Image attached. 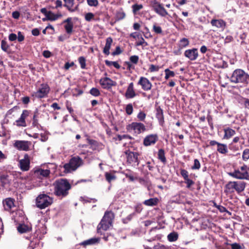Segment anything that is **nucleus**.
I'll list each match as a JSON object with an SVG mask.
<instances>
[{
  "mask_svg": "<svg viewBox=\"0 0 249 249\" xmlns=\"http://www.w3.org/2000/svg\"><path fill=\"white\" fill-rule=\"evenodd\" d=\"M138 84L142 86V89L145 91L149 90L152 87V84L149 80L143 77H140Z\"/></svg>",
  "mask_w": 249,
  "mask_h": 249,
  "instance_id": "15",
  "label": "nucleus"
},
{
  "mask_svg": "<svg viewBox=\"0 0 249 249\" xmlns=\"http://www.w3.org/2000/svg\"><path fill=\"white\" fill-rule=\"evenodd\" d=\"M138 155L137 152H129L127 154V161L130 163L138 162Z\"/></svg>",
  "mask_w": 249,
  "mask_h": 249,
  "instance_id": "24",
  "label": "nucleus"
},
{
  "mask_svg": "<svg viewBox=\"0 0 249 249\" xmlns=\"http://www.w3.org/2000/svg\"><path fill=\"white\" fill-rule=\"evenodd\" d=\"M200 167V163L197 159L194 160V163L193 166L192 167V169L193 170L199 169Z\"/></svg>",
  "mask_w": 249,
  "mask_h": 249,
  "instance_id": "50",
  "label": "nucleus"
},
{
  "mask_svg": "<svg viewBox=\"0 0 249 249\" xmlns=\"http://www.w3.org/2000/svg\"><path fill=\"white\" fill-rule=\"evenodd\" d=\"M217 150L222 154H226L228 151L227 145L220 143L218 144Z\"/></svg>",
  "mask_w": 249,
  "mask_h": 249,
  "instance_id": "30",
  "label": "nucleus"
},
{
  "mask_svg": "<svg viewBox=\"0 0 249 249\" xmlns=\"http://www.w3.org/2000/svg\"><path fill=\"white\" fill-rule=\"evenodd\" d=\"M156 116L159 123L160 125H162L164 123V116L162 109L159 107L156 109Z\"/></svg>",
  "mask_w": 249,
  "mask_h": 249,
  "instance_id": "25",
  "label": "nucleus"
},
{
  "mask_svg": "<svg viewBox=\"0 0 249 249\" xmlns=\"http://www.w3.org/2000/svg\"><path fill=\"white\" fill-rule=\"evenodd\" d=\"M153 31L158 34H161L162 32L161 28L160 26H157L156 23L153 25Z\"/></svg>",
  "mask_w": 249,
  "mask_h": 249,
  "instance_id": "46",
  "label": "nucleus"
},
{
  "mask_svg": "<svg viewBox=\"0 0 249 249\" xmlns=\"http://www.w3.org/2000/svg\"><path fill=\"white\" fill-rule=\"evenodd\" d=\"M151 6L152 10L159 16L165 17L168 15L166 10L164 8L163 4L156 0L151 2Z\"/></svg>",
  "mask_w": 249,
  "mask_h": 249,
  "instance_id": "7",
  "label": "nucleus"
},
{
  "mask_svg": "<svg viewBox=\"0 0 249 249\" xmlns=\"http://www.w3.org/2000/svg\"><path fill=\"white\" fill-rule=\"evenodd\" d=\"M159 70V67L156 65H151L149 68L150 72L157 71Z\"/></svg>",
  "mask_w": 249,
  "mask_h": 249,
  "instance_id": "60",
  "label": "nucleus"
},
{
  "mask_svg": "<svg viewBox=\"0 0 249 249\" xmlns=\"http://www.w3.org/2000/svg\"><path fill=\"white\" fill-rule=\"evenodd\" d=\"M100 240V238L93 237L86 241H84L81 243V245L84 246L91 245L97 244Z\"/></svg>",
  "mask_w": 249,
  "mask_h": 249,
  "instance_id": "27",
  "label": "nucleus"
},
{
  "mask_svg": "<svg viewBox=\"0 0 249 249\" xmlns=\"http://www.w3.org/2000/svg\"><path fill=\"white\" fill-rule=\"evenodd\" d=\"M55 8L57 9L58 8H61L62 6V2L61 0H56L55 1Z\"/></svg>",
  "mask_w": 249,
  "mask_h": 249,
  "instance_id": "62",
  "label": "nucleus"
},
{
  "mask_svg": "<svg viewBox=\"0 0 249 249\" xmlns=\"http://www.w3.org/2000/svg\"><path fill=\"white\" fill-rule=\"evenodd\" d=\"M4 205L6 206L7 208L11 209L14 205L13 200L11 198L6 199L5 201Z\"/></svg>",
  "mask_w": 249,
  "mask_h": 249,
  "instance_id": "41",
  "label": "nucleus"
},
{
  "mask_svg": "<svg viewBox=\"0 0 249 249\" xmlns=\"http://www.w3.org/2000/svg\"><path fill=\"white\" fill-rule=\"evenodd\" d=\"M30 158L27 154H25L24 158L18 161V167L22 171H27L30 169Z\"/></svg>",
  "mask_w": 249,
  "mask_h": 249,
  "instance_id": "11",
  "label": "nucleus"
},
{
  "mask_svg": "<svg viewBox=\"0 0 249 249\" xmlns=\"http://www.w3.org/2000/svg\"><path fill=\"white\" fill-rule=\"evenodd\" d=\"M79 10V4H77L75 6H73V7H70L69 8H68V11L70 12H74L77 11H78Z\"/></svg>",
  "mask_w": 249,
  "mask_h": 249,
  "instance_id": "58",
  "label": "nucleus"
},
{
  "mask_svg": "<svg viewBox=\"0 0 249 249\" xmlns=\"http://www.w3.org/2000/svg\"><path fill=\"white\" fill-rule=\"evenodd\" d=\"M148 45L147 43L145 41L142 37H141L139 41L136 42V46H146Z\"/></svg>",
  "mask_w": 249,
  "mask_h": 249,
  "instance_id": "51",
  "label": "nucleus"
},
{
  "mask_svg": "<svg viewBox=\"0 0 249 249\" xmlns=\"http://www.w3.org/2000/svg\"><path fill=\"white\" fill-rule=\"evenodd\" d=\"M94 15L92 13H88L85 14V19L87 21H90L94 18Z\"/></svg>",
  "mask_w": 249,
  "mask_h": 249,
  "instance_id": "48",
  "label": "nucleus"
},
{
  "mask_svg": "<svg viewBox=\"0 0 249 249\" xmlns=\"http://www.w3.org/2000/svg\"><path fill=\"white\" fill-rule=\"evenodd\" d=\"M112 43L113 39L111 37H108L106 38V44L103 51V53L106 55H108L110 54L109 50Z\"/></svg>",
  "mask_w": 249,
  "mask_h": 249,
  "instance_id": "23",
  "label": "nucleus"
},
{
  "mask_svg": "<svg viewBox=\"0 0 249 249\" xmlns=\"http://www.w3.org/2000/svg\"><path fill=\"white\" fill-rule=\"evenodd\" d=\"M185 183L187 184V187L188 188H190L194 184V182L189 178L185 180Z\"/></svg>",
  "mask_w": 249,
  "mask_h": 249,
  "instance_id": "57",
  "label": "nucleus"
},
{
  "mask_svg": "<svg viewBox=\"0 0 249 249\" xmlns=\"http://www.w3.org/2000/svg\"><path fill=\"white\" fill-rule=\"evenodd\" d=\"M122 53L120 46H118L116 47L115 50L111 53V54L113 56H115L121 54Z\"/></svg>",
  "mask_w": 249,
  "mask_h": 249,
  "instance_id": "49",
  "label": "nucleus"
},
{
  "mask_svg": "<svg viewBox=\"0 0 249 249\" xmlns=\"http://www.w3.org/2000/svg\"><path fill=\"white\" fill-rule=\"evenodd\" d=\"M139 57L137 55H132L130 57V62H138Z\"/></svg>",
  "mask_w": 249,
  "mask_h": 249,
  "instance_id": "61",
  "label": "nucleus"
},
{
  "mask_svg": "<svg viewBox=\"0 0 249 249\" xmlns=\"http://www.w3.org/2000/svg\"><path fill=\"white\" fill-rule=\"evenodd\" d=\"M136 96V93L134 89L133 83H130L125 93V97L126 99H131Z\"/></svg>",
  "mask_w": 249,
  "mask_h": 249,
  "instance_id": "19",
  "label": "nucleus"
},
{
  "mask_svg": "<svg viewBox=\"0 0 249 249\" xmlns=\"http://www.w3.org/2000/svg\"><path fill=\"white\" fill-rule=\"evenodd\" d=\"M11 182V179L7 175H2L0 176V186L4 189H9Z\"/></svg>",
  "mask_w": 249,
  "mask_h": 249,
  "instance_id": "14",
  "label": "nucleus"
},
{
  "mask_svg": "<svg viewBox=\"0 0 249 249\" xmlns=\"http://www.w3.org/2000/svg\"><path fill=\"white\" fill-rule=\"evenodd\" d=\"M64 169V172L65 173H69L76 170L71 165L70 162L65 164L63 166Z\"/></svg>",
  "mask_w": 249,
  "mask_h": 249,
  "instance_id": "34",
  "label": "nucleus"
},
{
  "mask_svg": "<svg viewBox=\"0 0 249 249\" xmlns=\"http://www.w3.org/2000/svg\"><path fill=\"white\" fill-rule=\"evenodd\" d=\"M89 93L94 96H98L100 94L99 90L95 88H92L90 90Z\"/></svg>",
  "mask_w": 249,
  "mask_h": 249,
  "instance_id": "47",
  "label": "nucleus"
},
{
  "mask_svg": "<svg viewBox=\"0 0 249 249\" xmlns=\"http://www.w3.org/2000/svg\"><path fill=\"white\" fill-rule=\"evenodd\" d=\"M1 50L8 53H10V46L8 44L5 39H3L1 41Z\"/></svg>",
  "mask_w": 249,
  "mask_h": 249,
  "instance_id": "29",
  "label": "nucleus"
},
{
  "mask_svg": "<svg viewBox=\"0 0 249 249\" xmlns=\"http://www.w3.org/2000/svg\"><path fill=\"white\" fill-rule=\"evenodd\" d=\"M30 230V228L25 224H21L18 227V231L21 233L26 232Z\"/></svg>",
  "mask_w": 249,
  "mask_h": 249,
  "instance_id": "35",
  "label": "nucleus"
},
{
  "mask_svg": "<svg viewBox=\"0 0 249 249\" xmlns=\"http://www.w3.org/2000/svg\"><path fill=\"white\" fill-rule=\"evenodd\" d=\"M189 44V41L188 39L186 38H183L179 40L178 43V47L179 49H183L188 46Z\"/></svg>",
  "mask_w": 249,
  "mask_h": 249,
  "instance_id": "32",
  "label": "nucleus"
},
{
  "mask_svg": "<svg viewBox=\"0 0 249 249\" xmlns=\"http://www.w3.org/2000/svg\"><path fill=\"white\" fill-rule=\"evenodd\" d=\"M131 7L133 14L137 15L139 14V11L142 10L143 6L142 4L135 3L132 5Z\"/></svg>",
  "mask_w": 249,
  "mask_h": 249,
  "instance_id": "31",
  "label": "nucleus"
},
{
  "mask_svg": "<svg viewBox=\"0 0 249 249\" xmlns=\"http://www.w3.org/2000/svg\"><path fill=\"white\" fill-rule=\"evenodd\" d=\"M32 34L34 36H38L40 34V31L38 29L35 28L32 30Z\"/></svg>",
  "mask_w": 249,
  "mask_h": 249,
  "instance_id": "63",
  "label": "nucleus"
},
{
  "mask_svg": "<svg viewBox=\"0 0 249 249\" xmlns=\"http://www.w3.org/2000/svg\"><path fill=\"white\" fill-rule=\"evenodd\" d=\"M180 174L183 178L184 180L187 179L188 178V172L185 169H182L180 171Z\"/></svg>",
  "mask_w": 249,
  "mask_h": 249,
  "instance_id": "54",
  "label": "nucleus"
},
{
  "mask_svg": "<svg viewBox=\"0 0 249 249\" xmlns=\"http://www.w3.org/2000/svg\"><path fill=\"white\" fill-rule=\"evenodd\" d=\"M54 194L57 196L64 197L69 194L71 185L67 179L59 178L53 183Z\"/></svg>",
  "mask_w": 249,
  "mask_h": 249,
  "instance_id": "1",
  "label": "nucleus"
},
{
  "mask_svg": "<svg viewBox=\"0 0 249 249\" xmlns=\"http://www.w3.org/2000/svg\"><path fill=\"white\" fill-rule=\"evenodd\" d=\"M36 205L40 209H45L53 203V198L46 194H40L36 198Z\"/></svg>",
  "mask_w": 249,
  "mask_h": 249,
  "instance_id": "6",
  "label": "nucleus"
},
{
  "mask_svg": "<svg viewBox=\"0 0 249 249\" xmlns=\"http://www.w3.org/2000/svg\"><path fill=\"white\" fill-rule=\"evenodd\" d=\"M64 4L63 6L68 10L70 7H73L74 5V0H63Z\"/></svg>",
  "mask_w": 249,
  "mask_h": 249,
  "instance_id": "39",
  "label": "nucleus"
},
{
  "mask_svg": "<svg viewBox=\"0 0 249 249\" xmlns=\"http://www.w3.org/2000/svg\"><path fill=\"white\" fill-rule=\"evenodd\" d=\"M158 199L157 198H151L149 199L145 200L143 202L145 205L148 206H155L158 204Z\"/></svg>",
  "mask_w": 249,
  "mask_h": 249,
  "instance_id": "28",
  "label": "nucleus"
},
{
  "mask_svg": "<svg viewBox=\"0 0 249 249\" xmlns=\"http://www.w3.org/2000/svg\"><path fill=\"white\" fill-rule=\"evenodd\" d=\"M87 3L90 6H97L98 5V0H87Z\"/></svg>",
  "mask_w": 249,
  "mask_h": 249,
  "instance_id": "53",
  "label": "nucleus"
},
{
  "mask_svg": "<svg viewBox=\"0 0 249 249\" xmlns=\"http://www.w3.org/2000/svg\"><path fill=\"white\" fill-rule=\"evenodd\" d=\"M62 23H65L64 27L66 33L69 35H71L73 32V23L72 21V18L70 17L67 18L63 21Z\"/></svg>",
  "mask_w": 249,
  "mask_h": 249,
  "instance_id": "13",
  "label": "nucleus"
},
{
  "mask_svg": "<svg viewBox=\"0 0 249 249\" xmlns=\"http://www.w3.org/2000/svg\"><path fill=\"white\" fill-rule=\"evenodd\" d=\"M125 17V14L124 11H119L116 13V18L118 20H122Z\"/></svg>",
  "mask_w": 249,
  "mask_h": 249,
  "instance_id": "45",
  "label": "nucleus"
},
{
  "mask_svg": "<svg viewBox=\"0 0 249 249\" xmlns=\"http://www.w3.org/2000/svg\"><path fill=\"white\" fill-rule=\"evenodd\" d=\"M49 91V86L46 84H42L36 91L33 94V96L37 98H42L47 96Z\"/></svg>",
  "mask_w": 249,
  "mask_h": 249,
  "instance_id": "9",
  "label": "nucleus"
},
{
  "mask_svg": "<svg viewBox=\"0 0 249 249\" xmlns=\"http://www.w3.org/2000/svg\"><path fill=\"white\" fill-rule=\"evenodd\" d=\"M158 140L157 134H151L147 135L143 140V144L145 146H149L154 144Z\"/></svg>",
  "mask_w": 249,
  "mask_h": 249,
  "instance_id": "16",
  "label": "nucleus"
},
{
  "mask_svg": "<svg viewBox=\"0 0 249 249\" xmlns=\"http://www.w3.org/2000/svg\"><path fill=\"white\" fill-rule=\"evenodd\" d=\"M184 55L190 60H195L198 57V50L196 48L187 50L184 52Z\"/></svg>",
  "mask_w": 249,
  "mask_h": 249,
  "instance_id": "17",
  "label": "nucleus"
},
{
  "mask_svg": "<svg viewBox=\"0 0 249 249\" xmlns=\"http://www.w3.org/2000/svg\"><path fill=\"white\" fill-rule=\"evenodd\" d=\"M125 111L127 114L129 115L132 114L133 111V108L131 104H129L126 105L125 107Z\"/></svg>",
  "mask_w": 249,
  "mask_h": 249,
  "instance_id": "44",
  "label": "nucleus"
},
{
  "mask_svg": "<svg viewBox=\"0 0 249 249\" xmlns=\"http://www.w3.org/2000/svg\"><path fill=\"white\" fill-rule=\"evenodd\" d=\"M249 78V75L241 69L235 70L231 77V81L234 83H246Z\"/></svg>",
  "mask_w": 249,
  "mask_h": 249,
  "instance_id": "5",
  "label": "nucleus"
},
{
  "mask_svg": "<svg viewBox=\"0 0 249 249\" xmlns=\"http://www.w3.org/2000/svg\"><path fill=\"white\" fill-rule=\"evenodd\" d=\"M158 159L163 163H165L166 159L165 157L164 151L162 149H160L158 151Z\"/></svg>",
  "mask_w": 249,
  "mask_h": 249,
  "instance_id": "36",
  "label": "nucleus"
},
{
  "mask_svg": "<svg viewBox=\"0 0 249 249\" xmlns=\"http://www.w3.org/2000/svg\"><path fill=\"white\" fill-rule=\"evenodd\" d=\"M242 159L244 161H247L249 159V149H245L242 154Z\"/></svg>",
  "mask_w": 249,
  "mask_h": 249,
  "instance_id": "42",
  "label": "nucleus"
},
{
  "mask_svg": "<svg viewBox=\"0 0 249 249\" xmlns=\"http://www.w3.org/2000/svg\"><path fill=\"white\" fill-rule=\"evenodd\" d=\"M165 78L168 79L171 77H174L175 76V73L173 71H170L168 69L165 70Z\"/></svg>",
  "mask_w": 249,
  "mask_h": 249,
  "instance_id": "43",
  "label": "nucleus"
},
{
  "mask_svg": "<svg viewBox=\"0 0 249 249\" xmlns=\"http://www.w3.org/2000/svg\"><path fill=\"white\" fill-rule=\"evenodd\" d=\"M24 36L21 32H18V33L17 39L18 42H22L24 40Z\"/></svg>",
  "mask_w": 249,
  "mask_h": 249,
  "instance_id": "56",
  "label": "nucleus"
},
{
  "mask_svg": "<svg viewBox=\"0 0 249 249\" xmlns=\"http://www.w3.org/2000/svg\"><path fill=\"white\" fill-rule=\"evenodd\" d=\"M8 39L10 41H14L17 39V36L14 33H11L9 35Z\"/></svg>",
  "mask_w": 249,
  "mask_h": 249,
  "instance_id": "55",
  "label": "nucleus"
},
{
  "mask_svg": "<svg viewBox=\"0 0 249 249\" xmlns=\"http://www.w3.org/2000/svg\"><path fill=\"white\" fill-rule=\"evenodd\" d=\"M168 240L170 242H174L178 240V234L177 233L173 232L169 234L167 236Z\"/></svg>",
  "mask_w": 249,
  "mask_h": 249,
  "instance_id": "37",
  "label": "nucleus"
},
{
  "mask_svg": "<svg viewBox=\"0 0 249 249\" xmlns=\"http://www.w3.org/2000/svg\"><path fill=\"white\" fill-rule=\"evenodd\" d=\"M61 16V15H56L53 13L52 11H49L48 14L47 15L46 18L47 20L51 21H54L56 20L59 17Z\"/></svg>",
  "mask_w": 249,
  "mask_h": 249,
  "instance_id": "33",
  "label": "nucleus"
},
{
  "mask_svg": "<svg viewBox=\"0 0 249 249\" xmlns=\"http://www.w3.org/2000/svg\"><path fill=\"white\" fill-rule=\"evenodd\" d=\"M146 117V114L143 111H140L137 115L138 119L141 121H143Z\"/></svg>",
  "mask_w": 249,
  "mask_h": 249,
  "instance_id": "52",
  "label": "nucleus"
},
{
  "mask_svg": "<svg viewBox=\"0 0 249 249\" xmlns=\"http://www.w3.org/2000/svg\"><path fill=\"white\" fill-rule=\"evenodd\" d=\"M229 175L237 179H249V173L248 171V167L244 164L240 168L235 169L233 172L228 173Z\"/></svg>",
  "mask_w": 249,
  "mask_h": 249,
  "instance_id": "4",
  "label": "nucleus"
},
{
  "mask_svg": "<svg viewBox=\"0 0 249 249\" xmlns=\"http://www.w3.org/2000/svg\"><path fill=\"white\" fill-rule=\"evenodd\" d=\"M213 64L215 67L218 68H225L227 67V63H216V65H214V63Z\"/></svg>",
  "mask_w": 249,
  "mask_h": 249,
  "instance_id": "59",
  "label": "nucleus"
},
{
  "mask_svg": "<svg viewBox=\"0 0 249 249\" xmlns=\"http://www.w3.org/2000/svg\"><path fill=\"white\" fill-rule=\"evenodd\" d=\"M246 185L247 183L244 181H230L225 186V191L228 193H233L236 191L238 194H240L244 191Z\"/></svg>",
  "mask_w": 249,
  "mask_h": 249,
  "instance_id": "3",
  "label": "nucleus"
},
{
  "mask_svg": "<svg viewBox=\"0 0 249 249\" xmlns=\"http://www.w3.org/2000/svg\"><path fill=\"white\" fill-rule=\"evenodd\" d=\"M224 135L223 138L225 139H229L235 134V130L230 127L224 128Z\"/></svg>",
  "mask_w": 249,
  "mask_h": 249,
  "instance_id": "26",
  "label": "nucleus"
},
{
  "mask_svg": "<svg viewBox=\"0 0 249 249\" xmlns=\"http://www.w3.org/2000/svg\"><path fill=\"white\" fill-rule=\"evenodd\" d=\"M105 177L106 180L108 182H110L111 181L115 179L116 178V177L114 175L108 172L105 173Z\"/></svg>",
  "mask_w": 249,
  "mask_h": 249,
  "instance_id": "40",
  "label": "nucleus"
},
{
  "mask_svg": "<svg viewBox=\"0 0 249 249\" xmlns=\"http://www.w3.org/2000/svg\"><path fill=\"white\" fill-rule=\"evenodd\" d=\"M231 249H241V246L238 243H233L231 244Z\"/></svg>",
  "mask_w": 249,
  "mask_h": 249,
  "instance_id": "64",
  "label": "nucleus"
},
{
  "mask_svg": "<svg viewBox=\"0 0 249 249\" xmlns=\"http://www.w3.org/2000/svg\"><path fill=\"white\" fill-rule=\"evenodd\" d=\"M38 111L36 110L35 113L33 118V125L34 126L36 127L37 128L39 127L40 125L38 123V119H37V116H38Z\"/></svg>",
  "mask_w": 249,
  "mask_h": 249,
  "instance_id": "38",
  "label": "nucleus"
},
{
  "mask_svg": "<svg viewBox=\"0 0 249 249\" xmlns=\"http://www.w3.org/2000/svg\"><path fill=\"white\" fill-rule=\"evenodd\" d=\"M100 84L103 89H109L115 86L116 82L108 77H104L100 79Z\"/></svg>",
  "mask_w": 249,
  "mask_h": 249,
  "instance_id": "12",
  "label": "nucleus"
},
{
  "mask_svg": "<svg viewBox=\"0 0 249 249\" xmlns=\"http://www.w3.org/2000/svg\"><path fill=\"white\" fill-rule=\"evenodd\" d=\"M35 174L38 178H42L48 177L50 174V171L48 169H43L39 168L35 171Z\"/></svg>",
  "mask_w": 249,
  "mask_h": 249,
  "instance_id": "21",
  "label": "nucleus"
},
{
  "mask_svg": "<svg viewBox=\"0 0 249 249\" xmlns=\"http://www.w3.org/2000/svg\"><path fill=\"white\" fill-rule=\"evenodd\" d=\"M114 218V215L112 212H106L100 222L97 226V233L102 235L105 231L108 230L112 227Z\"/></svg>",
  "mask_w": 249,
  "mask_h": 249,
  "instance_id": "2",
  "label": "nucleus"
},
{
  "mask_svg": "<svg viewBox=\"0 0 249 249\" xmlns=\"http://www.w3.org/2000/svg\"><path fill=\"white\" fill-rule=\"evenodd\" d=\"M126 129L130 132H133L138 135L145 131V126L141 123L133 122L127 126Z\"/></svg>",
  "mask_w": 249,
  "mask_h": 249,
  "instance_id": "8",
  "label": "nucleus"
},
{
  "mask_svg": "<svg viewBox=\"0 0 249 249\" xmlns=\"http://www.w3.org/2000/svg\"><path fill=\"white\" fill-rule=\"evenodd\" d=\"M29 115V111L27 110H24L20 118L16 121L17 125L18 126H25V118Z\"/></svg>",
  "mask_w": 249,
  "mask_h": 249,
  "instance_id": "20",
  "label": "nucleus"
},
{
  "mask_svg": "<svg viewBox=\"0 0 249 249\" xmlns=\"http://www.w3.org/2000/svg\"><path fill=\"white\" fill-rule=\"evenodd\" d=\"M32 142L27 141L17 140L14 143V146L20 151H27L30 148Z\"/></svg>",
  "mask_w": 249,
  "mask_h": 249,
  "instance_id": "10",
  "label": "nucleus"
},
{
  "mask_svg": "<svg viewBox=\"0 0 249 249\" xmlns=\"http://www.w3.org/2000/svg\"><path fill=\"white\" fill-rule=\"evenodd\" d=\"M69 162L70 164L76 170L80 166H81L83 164L82 160L78 157H73L71 159Z\"/></svg>",
  "mask_w": 249,
  "mask_h": 249,
  "instance_id": "22",
  "label": "nucleus"
},
{
  "mask_svg": "<svg viewBox=\"0 0 249 249\" xmlns=\"http://www.w3.org/2000/svg\"><path fill=\"white\" fill-rule=\"evenodd\" d=\"M211 24L213 26L220 29L222 31L225 29L226 26V22L222 19H213L211 21Z\"/></svg>",
  "mask_w": 249,
  "mask_h": 249,
  "instance_id": "18",
  "label": "nucleus"
}]
</instances>
